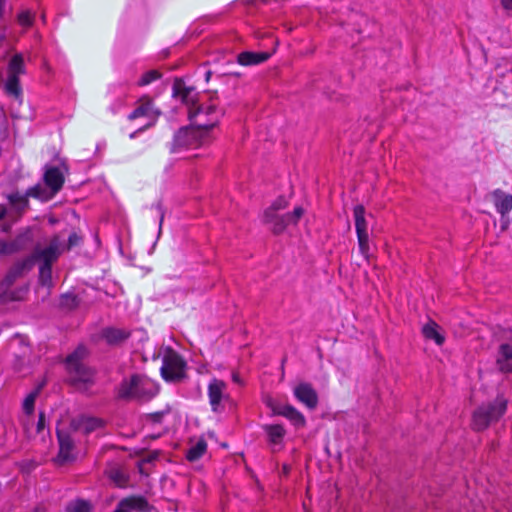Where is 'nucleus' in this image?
<instances>
[{"label": "nucleus", "instance_id": "38", "mask_svg": "<svg viewBox=\"0 0 512 512\" xmlns=\"http://www.w3.org/2000/svg\"><path fill=\"white\" fill-rule=\"evenodd\" d=\"M161 78V73L157 70H150L144 73L141 79L138 81L139 86H145L150 84L152 81Z\"/></svg>", "mask_w": 512, "mask_h": 512}, {"label": "nucleus", "instance_id": "8", "mask_svg": "<svg viewBox=\"0 0 512 512\" xmlns=\"http://www.w3.org/2000/svg\"><path fill=\"white\" fill-rule=\"evenodd\" d=\"M264 403L272 410L273 415H280L290 420L296 427L305 426V418L302 413L289 404L282 405L271 396H266Z\"/></svg>", "mask_w": 512, "mask_h": 512}, {"label": "nucleus", "instance_id": "41", "mask_svg": "<svg viewBox=\"0 0 512 512\" xmlns=\"http://www.w3.org/2000/svg\"><path fill=\"white\" fill-rule=\"evenodd\" d=\"M18 21L23 26H30L33 21V17L28 11H23L18 15Z\"/></svg>", "mask_w": 512, "mask_h": 512}, {"label": "nucleus", "instance_id": "15", "mask_svg": "<svg viewBox=\"0 0 512 512\" xmlns=\"http://www.w3.org/2000/svg\"><path fill=\"white\" fill-rule=\"evenodd\" d=\"M33 242V235L30 229L19 233L12 241H5V256L26 250Z\"/></svg>", "mask_w": 512, "mask_h": 512}, {"label": "nucleus", "instance_id": "10", "mask_svg": "<svg viewBox=\"0 0 512 512\" xmlns=\"http://www.w3.org/2000/svg\"><path fill=\"white\" fill-rule=\"evenodd\" d=\"M34 266V257H26L15 262L8 270L6 276L1 282V286L9 289L19 278L28 273Z\"/></svg>", "mask_w": 512, "mask_h": 512}, {"label": "nucleus", "instance_id": "14", "mask_svg": "<svg viewBox=\"0 0 512 512\" xmlns=\"http://www.w3.org/2000/svg\"><path fill=\"white\" fill-rule=\"evenodd\" d=\"M203 106H198L195 109L189 108V119L193 122L199 136H203V132H207L210 129L214 128L219 122V116H214L212 119L203 118Z\"/></svg>", "mask_w": 512, "mask_h": 512}, {"label": "nucleus", "instance_id": "26", "mask_svg": "<svg viewBox=\"0 0 512 512\" xmlns=\"http://www.w3.org/2000/svg\"><path fill=\"white\" fill-rule=\"evenodd\" d=\"M27 292L28 286H22L15 290L5 289V291L0 294V302L6 303L9 301H21L24 299Z\"/></svg>", "mask_w": 512, "mask_h": 512}, {"label": "nucleus", "instance_id": "11", "mask_svg": "<svg viewBox=\"0 0 512 512\" xmlns=\"http://www.w3.org/2000/svg\"><path fill=\"white\" fill-rule=\"evenodd\" d=\"M62 245L58 236H54L48 246L44 249H36L31 255L28 257H34V263L38 260L42 261L44 264L52 265L55 262L60 254L62 253Z\"/></svg>", "mask_w": 512, "mask_h": 512}, {"label": "nucleus", "instance_id": "43", "mask_svg": "<svg viewBox=\"0 0 512 512\" xmlns=\"http://www.w3.org/2000/svg\"><path fill=\"white\" fill-rule=\"evenodd\" d=\"M45 428V414L44 412L39 413V419L37 422V433H41Z\"/></svg>", "mask_w": 512, "mask_h": 512}, {"label": "nucleus", "instance_id": "53", "mask_svg": "<svg viewBox=\"0 0 512 512\" xmlns=\"http://www.w3.org/2000/svg\"><path fill=\"white\" fill-rule=\"evenodd\" d=\"M8 229H9V227H8V226H6V227H4V228H3V230H4V231H8Z\"/></svg>", "mask_w": 512, "mask_h": 512}, {"label": "nucleus", "instance_id": "24", "mask_svg": "<svg viewBox=\"0 0 512 512\" xmlns=\"http://www.w3.org/2000/svg\"><path fill=\"white\" fill-rule=\"evenodd\" d=\"M263 429L268 436V441L274 445L280 444L286 434V430L280 424L265 425Z\"/></svg>", "mask_w": 512, "mask_h": 512}, {"label": "nucleus", "instance_id": "28", "mask_svg": "<svg viewBox=\"0 0 512 512\" xmlns=\"http://www.w3.org/2000/svg\"><path fill=\"white\" fill-rule=\"evenodd\" d=\"M354 219H355V228L356 233H366L367 232V222L365 219V208L363 205H356L353 209Z\"/></svg>", "mask_w": 512, "mask_h": 512}, {"label": "nucleus", "instance_id": "22", "mask_svg": "<svg viewBox=\"0 0 512 512\" xmlns=\"http://www.w3.org/2000/svg\"><path fill=\"white\" fill-rule=\"evenodd\" d=\"M194 89L192 87H187L185 82L176 78L173 83V96L176 98H181L182 102L186 105L194 104V98L192 97V92Z\"/></svg>", "mask_w": 512, "mask_h": 512}, {"label": "nucleus", "instance_id": "31", "mask_svg": "<svg viewBox=\"0 0 512 512\" xmlns=\"http://www.w3.org/2000/svg\"><path fill=\"white\" fill-rule=\"evenodd\" d=\"M5 92L9 96H13L15 99H19L22 94V89L20 87L19 77H15V75H8V79L5 83Z\"/></svg>", "mask_w": 512, "mask_h": 512}, {"label": "nucleus", "instance_id": "46", "mask_svg": "<svg viewBox=\"0 0 512 512\" xmlns=\"http://www.w3.org/2000/svg\"><path fill=\"white\" fill-rule=\"evenodd\" d=\"M155 208H156V210L158 211V213L160 215V227H161L162 223H163V220H164V210H163V207H162L161 203H157Z\"/></svg>", "mask_w": 512, "mask_h": 512}, {"label": "nucleus", "instance_id": "32", "mask_svg": "<svg viewBox=\"0 0 512 512\" xmlns=\"http://www.w3.org/2000/svg\"><path fill=\"white\" fill-rule=\"evenodd\" d=\"M108 477L119 487H125L129 480L128 475L117 467H113L108 471Z\"/></svg>", "mask_w": 512, "mask_h": 512}, {"label": "nucleus", "instance_id": "17", "mask_svg": "<svg viewBox=\"0 0 512 512\" xmlns=\"http://www.w3.org/2000/svg\"><path fill=\"white\" fill-rule=\"evenodd\" d=\"M64 180V175L58 167H48L45 170L44 182L46 186L51 190L50 195H47L45 192V195L47 196L46 199L52 197L62 189Z\"/></svg>", "mask_w": 512, "mask_h": 512}, {"label": "nucleus", "instance_id": "34", "mask_svg": "<svg viewBox=\"0 0 512 512\" xmlns=\"http://www.w3.org/2000/svg\"><path fill=\"white\" fill-rule=\"evenodd\" d=\"M288 207V201L285 197H278L263 213L264 216H270L273 213H279L280 211Z\"/></svg>", "mask_w": 512, "mask_h": 512}, {"label": "nucleus", "instance_id": "3", "mask_svg": "<svg viewBox=\"0 0 512 512\" xmlns=\"http://www.w3.org/2000/svg\"><path fill=\"white\" fill-rule=\"evenodd\" d=\"M497 343L495 366L503 374L512 373V330L499 328L494 333Z\"/></svg>", "mask_w": 512, "mask_h": 512}, {"label": "nucleus", "instance_id": "21", "mask_svg": "<svg viewBox=\"0 0 512 512\" xmlns=\"http://www.w3.org/2000/svg\"><path fill=\"white\" fill-rule=\"evenodd\" d=\"M198 137L199 135L196 130H189L187 128L179 129L174 136L171 151L176 152L180 148L192 146Z\"/></svg>", "mask_w": 512, "mask_h": 512}, {"label": "nucleus", "instance_id": "5", "mask_svg": "<svg viewBox=\"0 0 512 512\" xmlns=\"http://www.w3.org/2000/svg\"><path fill=\"white\" fill-rule=\"evenodd\" d=\"M305 210L301 206L294 208L291 213H273L270 216L263 215V222L270 225L273 234L279 235L285 231L289 225H297L301 217L304 215Z\"/></svg>", "mask_w": 512, "mask_h": 512}, {"label": "nucleus", "instance_id": "7", "mask_svg": "<svg viewBox=\"0 0 512 512\" xmlns=\"http://www.w3.org/2000/svg\"><path fill=\"white\" fill-rule=\"evenodd\" d=\"M161 111L157 108H154L153 101L151 97L148 95L142 96L137 101V107L128 115L129 120H135L140 117H149L152 118V122L146 124L145 126L139 128L136 132L132 133L130 137H134L137 133L143 132L146 129L150 128L154 125L156 119L160 116Z\"/></svg>", "mask_w": 512, "mask_h": 512}, {"label": "nucleus", "instance_id": "25", "mask_svg": "<svg viewBox=\"0 0 512 512\" xmlns=\"http://www.w3.org/2000/svg\"><path fill=\"white\" fill-rule=\"evenodd\" d=\"M124 500L127 502V506L129 508L130 512L132 510L148 512L152 509V506L149 504L147 499L143 496H130V497L124 498Z\"/></svg>", "mask_w": 512, "mask_h": 512}, {"label": "nucleus", "instance_id": "36", "mask_svg": "<svg viewBox=\"0 0 512 512\" xmlns=\"http://www.w3.org/2000/svg\"><path fill=\"white\" fill-rule=\"evenodd\" d=\"M359 250L361 254L369 259V236L368 232L357 234Z\"/></svg>", "mask_w": 512, "mask_h": 512}, {"label": "nucleus", "instance_id": "47", "mask_svg": "<svg viewBox=\"0 0 512 512\" xmlns=\"http://www.w3.org/2000/svg\"><path fill=\"white\" fill-rule=\"evenodd\" d=\"M502 7L507 11H512V0H500Z\"/></svg>", "mask_w": 512, "mask_h": 512}, {"label": "nucleus", "instance_id": "48", "mask_svg": "<svg viewBox=\"0 0 512 512\" xmlns=\"http://www.w3.org/2000/svg\"><path fill=\"white\" fill-rule=\"evenodd\" d=\"M4 248H5V240L0 239V258L2 256H5Z\"/></svg>", "mask_w": 512, "mask_h": 512}, {"label": "nucleus", "instance_id": "19", "mask_svg": "<svg viewBox=\"0 0 512 512\" xmlns=\"http://www.w3.org/2000/svg\"><path fill=\"white\" fill-rule=\"evenodd\" d=\"M26 197H34L40 199H46L45 189L41 185H36L27 190L26 195L23 196L18 192L12 193L8 195V200L10 204L17 206L19 209L27 206V198Z\"/></svg>", "mask_w": 512, "mask_h": 512}, {"label": "nucleus", "instance_id": "16", "mask_svg": "<svg viewBox=\"0 0 512 512\" xmlns=\"http://www.w3.org/2000/svg\"><path fill=\"white\" fill-rule=\"evenodd\" d=\"M294 396L308 408L314 409L318 404V395L310 383H300L294 388Z\"/></svg>", "mask_w": 512, "mask_h": 512}, {"label": "nucleus", "instance_id": "39", "mask_svg": "<svg viewBox=\"0 0 512 512\" xmlns=\"http://www.w3.org/2000/svg\"><path fill=\"white\" fill-rule=\"evenodd\" d=\"M78 304L77 297L72 294H66L62 296L61 299V305L64 307H67L69 309H72L76 307Z\"/></svg>", "mask_w": 512, "mask_h": 512}, {"label": "nucleus", "instance_id": "18", "mask_svg": "<svg viewBox=\"0 0 512 512\" xmlns=\"http://www.w3.org/2000/svg\"><path fill=\"white\" fill-rule=\"evenodd\" d=\"M104 422L95 417H88L79 415L71 420V428L75 431H81L84 434H89L96 429L102 427Z\"/></svg>", "mask_w": 512, "mask_h": 512}, {"label": "nucleus", "instance_id": "35", "mask_svg": "<svg viewBox=\"0 0 512 512\" xmlns=\"http://www.w3.org/2000/svg\"><path fill=\"white\" fill-rule=\"evenodd\" d=\"M52 279V265L44 264L39 269V280L43 285H49Z\"/></svg>", "mask_w": 512, "mask_h": 512}, {"label": "nucleus", "instance_id": "20", "mask_svg": "<svg viewBox=\"0 0 512 512\" xmlns=\"http://www.w3.org/2000/svg\"><path fill=\"white\" fill-rule=\"evenodd\" d=\"M100 335L108 345L118 346L131 336V331L116 327H105L101 330Z\"/></svg>", "mask_w": 512, "mask_h": 512}, {"label": "nucleus", "instance_id": "33", "mask_svg": "<svg viewBox=\"0 0 512 512\" xmlns=\"http://www.w3.org/2000/svg\"><path fill=\"white\" fill-rule=\"evenodd\" d=\"M66 512H92V505L87 500L77 499L66 506Z\"/></svg>", "mask_w": 512, "mask_h": 512}, {"label": "nucleus", "instance_id": "1", "mask_svg": "<svg viewBox=\"0 0 512 512\" xmlns=\"http://www.w3.org/2000/svg\"><path fill=\"white\" fill-rule=\"evenodd\" d=\"M87 356V348L79 345L65 360L68 381L79 390L87 389L94 383L95 372L83 362Z\"/></svg>", "mask_w": 512, "mask_h": 512}, {"label": "nucleus", "instance_id": "12", "mask_svg": "<svg viewBox=\"0 0 512 512\" xmlns=\"http://www.w3.org/2000/svg\"><path fill=\"white\" fill-rule=\"evenodd\" d=\"M491 197L497 212L501 215L502 230H505L510 222L508 213L512 210V195L496 189L491 193Z\"/></svg>", "mask_w": 512, "mask_h": 512}, {"label": "nucleus", "instance_id": "2", "mask_svg": "<svg viewBox=\"0 0 512 512\" xmlns=\"http://www.w3.org/2000/svg\"><path fill=\"white\" fill-rule=\"evenodd\" d=\"M507 405V399L503 395H498L493 401L483 403L477 407L472 415V429L475 431L487 429L505 414Z\"/></svg>", "mask_w": 512, "mask_h": 512}, {"label": "nucleus", "instance_id": "42", "mask_svg": "<svg viewBox=\"0 0 512 512\" xmlns=\"http://www.w3.org/2000/svg\"><path fill=\"white\" fill-rule=\"evenodd\" d=\"M82 241V237L79 236L77 233L73 232L69 235V238H68V244H67V249H71L77 245H79Z\"/></svg>", "mask_w": 512, "mask_h": 512}, {"label": "nucleus", "instance_id": "30", "mask_svg": "<svg viewBox=\"0 0 512 512\" xmlns=\"http://www.w3.org/2000/svg\"><path fill=\"white\" fill-rule=\"evenodd\" d=\"M437 324L435 322L428 323L423 326L422 333L426 339L434 340L437 345H442L444 337L437 331Z\"/></svg>", "mask_w": 512, "mask_h": 512}, {"label": "nucleus", "instance_id": "29", "mask_svg": "<svg viewBox=\"0 0 512 512\" xmlns=\"http://www.w3.org/2000/svg\"><path fill=\"white\" fill-rule=\"evenodd\" d=\"M207 449V443L205 440L200 439L195 445L187 450L186 458L190 462L197 461L200 459Z\"/></svg>", "mask_w": 512, "mask_h": 512}, {"label": "nucleus", "instance_id": "49", "mask_svg": "<svg viewBox=\"0 0 512 512\" xmlns=\"http://www.w3.org/2000/svg\"><path fill=\"white\" fill-rule=\"evenodd\" d=\"M158 457V452H152L148 458L146 459L147 462H152Z\"/></svg>", "mask_w": 512, "mask_h": 512}, {"label": "nucleus", "instance_id": "9", "mask_svg": "<svg viewBox=\"0 0 512 512\" xmlns=\"http://www.w3.org/2000/svg\"><path fill=\"white\" fill-rule=\"evenodd\" d=\"M227 385L224 381L214 378L208 385V398L211 409L215 413H220L224 410L223 402L229 399L226 394Z\"/></svg>", "mask_w": 512, "mask_h": 512}, {"label": "nucleus", "instance_id": "23", "mask_svg": "<svg viewBox=\"0 0 512 512\" xmlns=\"http://www.w3.org/2000/svg\"><path fill=\"white\" fill-rule=\"evenodd\" d=\"M270 57V53L268 52H250L245 51L240 53L237 56V62L240 65L248 66V65H256L262 62H265Z\"/></svg>", "mask_w": 512, "mask_h": 512}, {"label": "nucleus", "instance_id": "27", "mask_svg": "<svg viewBox=\"0 0 512 512\" xmlns=\"http://www.w3.org/2000/svg\"><path fill=\"white\" fill-rule=\"evenodd\" d=\"M25 73L24 66V58L22 54H15L9 61L8 64V75H15V77H19V75Z\"/></svg>", "mask_w": 512, "mask_h": 512}, {"label": "nucleus", "instance_id": "45", "mask_svg": "<svg viewBox=\"0 0 512 512\" xmlns=\"http://www.w3.org/2000/svg\"><path fill=\"white\" fill-rule=\"evenodd\" d=\"M162 417H163V412H155V413L149 414V418L155 423H159L162 420Z\"/></svg>", "mask_w": 512, "mask_h": 512}, {"label": "nucleus", "instance_id": "51", "mask_svg": "<svg viewBox=\"0 0 512 512\" xmlns=\"http://www.w3.org/2000/svg\"><path fill=\"white\" fill-rule=\"evenodd\" d=\"M232 379H233V381H234V382H236V383H239V384L241 383V380H240V377H239V374H238V373H233V375H232Z\"/></svg>", "mask_w": 512, "mask_h": 512}, {"label": "nucleus", "instance_id": "44", "mask_svg": "<svg viewBox=\"0 0 512 512\" xmlns=\"http://www.w3.org/2000/svg\"><path fill=\"white\" fill-rule=\"evenodd\" d=\"M114 512H130L127 506V502L124 499H122L118 503L117 508L114 510Z\"/></svg>", "mask_w": 512, "mask_h": 512}, {"label": "nucleus", "instance_id": "50", "mask_svg": "<svg viewBox=\"0 0 512 512\" xmlns=\"http://www.w3.org/2000/svg\"><path fill=\"white\" fill-rule=\"evenodd\" d=\"M33 512H46V508L43 505H38L34 508Z\"/></svg>", "mask_w": 512, "mask_h": 512}, {"label": "nucleus", "instance_id": "40", "mask_svg": "<svg viewBox=\"0 0 512 512\" xmlns=\"http://www.w3.org/2000/svg\"><path fill=\"white\" fill-rule=\"evenodd\" d=\"M204 110H203V116H207L208 119H212L214 116H219V118L221 117L222 113H217V107L216 105L214 104H210V105H207V106H204Z\"/></svg>", "mask_w": 512, "mask_h": 512}, {"label": "nucleus", "instance_id": "4", "mask_svg": "<svg viewBox=\"0 0 512 512\" xmlns=\"http://www.w3.org/2000/svg\"><path fill=\"white\" fill-rule=\"evenodd\" d=\"M156 392L157 389L153 382L139 375H133L130 380L122 382L119 389V397L147 401Z\"/></svg>", "mask_w": 512, "mask_h": 512}, {"label": "nucleus", "instance_id": "52", "mask_svg": "<svg viewBox=\"0 0 512 512\" xmlns=\"http://www.w3.org/2000/svg\"><path fill=\"white\" fill-rule=\"evenodd\" d=\"M6 215V210L4 208L0 209V220H2Z\"/></svg>", "mask_w": 512, "mask_h": 512}, {"label": "nucleus", "instance_id": "13", "mask_svg": "<svg viewBox=\"0 0 512 512\" xmlns=\"http://www.w3.org/2000/svg\"><path fill=\"white\" fill-rule=\"evenodd\" d=\"M57 438L59 442V452L55 458V462L59 465H63L67 462L74 461V440L67 432L62 430H57Z\"/></svg>", "mask_w": 512, "mask_h": 512}, {"label": "nucleus", "instance_id": "6", "mask_svg": "<svg viewBox=\"0 0 512 512\" xmlns=\"http://www.w3.org/2000/svg\"><path fill=\"white\" fill-rule=\"evenodd\" d=\"M185 363L174 350L169 349L164 357L161 367L162 377L166 381L177 382L184 378Z\"/></svg>", "mask_w": 512, "mask_h": 512}, {"label": "nucleus", "instance_id": "37", "mask_svg": "<svg viewBox=\"0 0 512 512\" xmlns=\"http://www.w3.org/2000/svg\"><path fill=\"white\" fill-rule=\"evenodd\" d=\"M39 389L27 395L23 402V410L26 414L31 415L34 411V404L38 395Z\"/></svg>", "mask_w": 512, "mask_h": 512}]
</instances>
